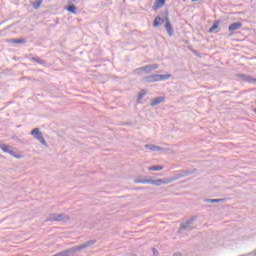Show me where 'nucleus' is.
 <instances>
[{"instance_id":"nucleus-10","label":"nucleus","mask_w":256,"mask_h":256,"mask_svg":"<svg viewBox=\"0 0 256 256\" xmlns=\"http://www.w3.org/2000/svg\"><path fill=\"white\" fill-rule=\"evenodd\" d=\"M153 182H154V180L151 178L146 179V178L139 177V178L134 179V183L142 184V185H147V184L153 185Z\"/></svg>"},{"instance_id":"nucleus-29","label":"nucleus","mask_w":256,"mask_h":256,"mask_svg":"<svg viewBox=\"0 0 256 256\" xmlns=\"http://www.w3.org/2000/svg\"><path fill=\"white\" fill-rule=\"evenodd\" d=\"M247 255H254V256H256V252H251V253H249Z\"/></svg>"},{"instance_id":"nucleus-1","label":"nucleus","mask_w":256,"mask_h":256,"mask_svg":"<svg viewBox=\"0 0 256 256\" xmlns=\"http://www.w3.org/2000/svg\"><path fill=\"white\" fill-rule=\"evenodd\" d=\"M195 170H181L178 174L170 177V178H162L154 180L153 185L156 187H161V185H169V183H173L174 181H178V179H183V177H187L189 175H193Z\"/></svg>"},{"instance_id":"nucleus-8","label":"nucleus","mask_w":256,"mask_h":256,"mask_svg":"<svg viewBox=\"0 0 256 256\" xmlns=\"http://www.w3.org/2000/svg\"><path fill=\"white\" fill-rule=\"evenodd\" d=\"M236 77H238L240 81H244L245 83H256V78H253L249 75L239 73L236 75Z\"/></svg>"},{"instance_id":"nucleus-5","label":"nucleus","mask_w":256,"mask_h":256,"mask_svg":"<svg viewBox=\"0 0 256 256\" xmlns=\"http://www.w3.org/2000/svg\"><path fill=\"white\" fill-rule=\"evenodd\" d=\"M197 217L193 216L190 219H188L187 221H185L184 223H182L180 225V231H193L194 227V223L196 221Z\"/></svg>"},{"instance_id":"nucleus-16","label":"nucleus","mask_w":256,"mask_h":256,"mask_svg":"<svg viewBox=\"0 0 256 256\" xmlns=\"http://www.w3.org/2000/svg\"><path fill=\"white\" fill-rule=\"evenodd\" d=\"M56 221H69V216L65 215L64 213H56Z\"/></svg>"},{"instance_id":"nucleus-7","label":"nucleus","mask_w":256,"mask_h":256,"mask_svg":"<svg viewBox=\"0 0 256 256\" xmlns=\"http://www.w3.org/2000/svg\"><path fill=\"white\" fill-rule=\"evenodd\" d=\"M144 147L145 149H149V151H153V152L161 151L162 153H167V151H171L170 148H163V147L151 145V144H146Z\"/></svg>"},{"instance_id":"nucleus-14","label":"nucleus","mask_w":256,"mask_h":256,"mask_svg":"<svg viewBox=\"0 0 256 256\" xmlns=\"http://www.w3.org/2000/svg\"><path fill=\"white\" fill-rule=\"evenodd\" d=\"M165 5V0H156L153 5V10L157 11V9H161Z\"/></svg>"},{"instance_id":"nucleus-18","label":"nucleus","mask_w":256,"mask_h":256,"mask_svg":"<svg viewBox=\"0 0 256 256\" xmlns=\"http://www.w3.org/2000/svg\"><path fill=\"white\" fill-rule=\"evenodd\" d=\"M148 171H163V166L161 165H154L148 167Z\"/></svg>"},{"instance_id":"nucleus-12","label":"nucleus","mask_w":256,"mask_h":256,"mask_svg":"<svg viewBox=\"0 0 256 256\" xmlns=\"http://www.w3.org/2000/svg\"><path fill=\"white\" fill-rule=\"evenodd\" d=\"M243 27V23L241 22H235L232 23L229 27H228V31H230V33H233V31H239V29H241Z\"/></svg>"},{"instance_id":"nucleus-11","label":"nucleus","mask_w":256,"mask_h":256,"mask_svg":"<svg viewBox=\"0 0 256 256\" xmlns=\"http://www.w3.org/2000/svg\"><path fill=\"white\" fill-rule=\"evenodd\" d=\"M95 243H97V240H95V239L86 241L83 244L78 245V249H80V251H83V249H87L88 247H92V245H95Z\"/></svg>"},{"instance_id":"nucleus-13","label":"nucleus","mask_w":256,"mask_h":256,"mask_svg":"<svg viewBox=\"0 0 256 256\" xmlns=\"http://www.w3.org/2000/svg\"><path fill=\"white\" fill-rule=\"evenodd\" d=\"M164 101H165V97L159 96V97L154 98L150 102V105H151V107H156V105H161V103H163Z\"/></svg>"},{"instance_id":"nucleus-26","label":"nucleus","mask_w":256,"mask_h":256,"mask_svg":"<svg viewBox=\"0 0 256 256\" xmlns=\"http://www.w3.org/2000/svg\"><path fill=\"white\" fill-rule=\"evenodd\" d=\"M134 73H136V75H143V69L140 68H137L134 70Z\"/></svg>"},{"instance_id":"nucleus-23","label":"nucleus","mask_w":256,"mask_h":256,"mask_svg":"<svg viewBox=\"0 0 256 256\" xmlns=\"http://www.w3.org/2000/svg\"><path fill=\"white\" fill-rule=\"evenodd\" d=\"M32 59L33 61H35L36 63H39L40 65H45V60L41 58L33 57Z\"/></svg>"},{"instance_id":"nucleus-6","label":"nucleus","mask_w":256,"mask_h":256,"mask_svg":"<svg viewBox=\"0 0 256 256\" xmlns=\"http://www.w3.org/2000/svg\"><path fill=\"white\" fill-rule=\"evenodd\" d=\"M75 253H81L79 246H74L66 250H63L62 252L58 253V256H74Z\"/></svg>"},{"instance_id":"nucleus-31","label":"nucleus","mask_w":256,"mask_h":256,"mask_svg":"<svg viewBox=\"0 0 256 256\" xmlns=\"http://www.w3.org/2000/svg\"><path fill=\"white\" fill-rule=\"evenodd\" d=\"M254 111H255V113H256V108H255V110H254Z\"/></svg>"},{"instance_id":"nucleus-24","label":"nucleus","mask_w":256,"mask_h":256,"mask_svg":"<svg viewBox=\"0 0 256 256\" xmlns=\"http://www.w3.org/2000/svg\"><path fill=\"white\" fill-rule=\"evenodd\" d=\"M41 3H43V0H38L33 4L34 9H39L41 7Z\"/></svg>"},{"instance_id":"nucleus-2","label":"nucleus","mask_w":256,"mask_h":256,"mask_svg":"<svg viewBox=\"0 0 256 256\" xmlns=\"http://www.w3.org/2000/svg\"><path fill=\"white\" fill-rule=\"evenodd\" d=\"M165 23V29L169 35V37H173V26L171 25V20H169V17L161 18L160 16H157L154 19L153 27H159V25H163Z\"/></svg>"},{"instance_id":"nucleus-21","label":"nucleus","mask_w":256,"mask_h":256,"mask_svg":"<svg viewBox=\"0 0 256 256\" xmlns=\"http://www.w3.org/2000/svg\"><path fill=\"white\" fill-rule=\"evenodd\" d=\"M216 29H219V21H215L214 24L210 27L209 33H213Z\"/></svg>"},{"instance_id":"nucleus-15","label":"nucleus","mask_w":256,"mask_h":256,"mask_svg":"<svg viewBox=\"0 0 256 256\" xmlns=\"http://www.w3.org/2000/svg\"><path fill=\"white\" fill-rule=\"evenodd\" d=\"M66 10L69 13H73V15H77V6H75L73 3L69 4L66 8Z\"/></svg>"},{"instance_id":"nucleus-25","label":"nucleus","mask_w":256,"mask_h":256,"mask_svg":"<svg viewBox=\"0 0 256 256\" xmlns=\"http://www.w3.org/2000/svg\"><path fill=\"white\" fill-rule=\"evenodd\" d=\"M147 95V90H141V92L138 94V99H143Z\"/></svg>"},{"instance_id":"nucleus-20","label":"nucleus","mask_w":256,"mask_h":256,"mask_svg":"<svg viewBox=\"0 0 256 256\" xmlns=\"http://www.w3.org/2000/svg\"><path fill=\"white\" fill-rule=\"evenodd\" d=\"M221 201H223V199H204V203H221Z\"/></svg>"},{"instance_id":"nucleus-19","label":"nucleus","mask_w":256,"mask_h":256,"mask_svg":"<svg viewBox=\"0 0 256 256\" xmlns=\"http://www.w3.org/2000/svg\"><path fill=\"white\" fill-rule=\"evenodd\" d=\"M8 43L23 44V43H27V40H25V39H10V40H8Z\"/></svg>"},{"instance_id":"nucleus-4","label":"nucleus","mask_w":256,"mask_h":256,"mask_svg":"<svg viewBox=\"0 0 256 256\" xmlns=\"http://www.w3.org/2000/svg\"><path fill=\"white\" fill-rule=\"evenodd\" d=\"M30 134L32 135V137H34V139H37V141H39L41 145H43L44 147H49V144H47V141H45L43 133L39 128H34Z\"/></svg>"},{"instance_id":"nucleus-22","label":"nucleus","mask_w":256,"mask_h":256,"mask_svg":"<svg viewBox=\"0 0 256 256\" xmlns=\"http://www.w3.org/2000/svg\"><path fill=\"white\" fill-rule=\"evenodd\" d=\"M46 221H57V213H52V214H50V215L47 217Z\"/></svg>"},{"instance_id":"nucleus-28","label":"nucleus","mask_w":256,"mask_h":256,"mask_svg":"<svg viewBox=\"0 0 256 256\" xmlns=\"http://www.w3.org/2000/svg\"><path fill=\"white\" fill-rule=\"evenodd\" d=\"M77 0H68V5H71V3H75Z\"/></svg>"},{"instance_id":"nucleus-17","label":"nucleus","mask_w":256,"mask_h":256,"mask_svg":"<svg viewBox=\"0 0 256 256\" xmlns=\"http://www.w3.org/2000/svg\"><path fill=\"white\" fill-rule=\"evenodd\" d=\"M4 153H10V155H13V150H11V146H7L5 144H2L1 148Z\"/></svg>"},{"instance_id":"nucleus-30","label":"nucleus","mask_w":256,"mask_h":256,"mask_svg":"<svg viewBox=\"0 0 256 256\" xmlns=\"http://www.w3.org/2000/svg\"><path fill=\"white\" fill-rule=\"evenodd\" d=\"M3 146V143L2 142H0V149H1V147Z\"/></svg>"},{"instance_id":"nucleus-27","label":"nucleus","mask_w":256,"mask_h":256,"mask_svg":"<svg viewBox=\"0 0 256 256\" xmlns=\"http://www.w3.org/2000/svg\"><path fill=\"white\" fill-rule=\"evenodd\" d=\"M153 255L154 256H159V251H157L155 248H153Z\"/></svg>"},{"instance_id":"nucleus-9","label":"nucleus","mask_w":256,"mask_h":256,"mask_svg":"<svg viewBox=\"0 0 256 256\" xmlns=\"http://www.w3.org/2000/svg\"><path fill=\"white\" fill-rule=\"evenodd\" d=\"M142 71H144L146 73V75H149V73H151V71H155V69H159V65L158 64H149L146 66L141 67Z\"/></svg>"},{"instance_id":"nucleus-3","label":"nucleus","mask_w":256,"mask_h":256,"mask_svg":"<svg viewBox=\"0 0 256 256\" xmlns=\"http://www.w3.org/2000/svg\"><path fill=\"white\" fill-rule=\"evenodd\" d=\"M171 79V74H155L142 78L143 83H157V81H166Z\"/></svg>"}]
</instances>
